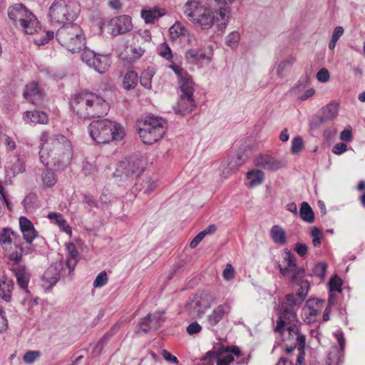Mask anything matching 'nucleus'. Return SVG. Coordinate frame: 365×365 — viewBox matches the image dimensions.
<instances>
[{
    "label": "nucleus",
    "mask_w": 365,
    "mask_h": 365,
    "mask_svg": "<svg viewBox=\"0 0 365 365\" xmlns=\"http://www.w3.org/2000/svg\"><path fill=\"white\" fill-rule=\"evenodd\" d=\"M20 242V236L11 229H2L0 232V245L8 259L13 263H19L24 254V249Z\"/></svg>",
    "instance_id": "9d476101"
},
{
    "label": "nucleus",
    "mask_w": 365,
    "mask_h": 365,
    "mask_svg": "<svg viewBox=\"0 0 365 365\" xmlns=\"http://www.w3.org/2000/svg\"><path fill=\"white\" fill-rule=\"evenodd\" d=\"M295 61L294 58H290L289 59H286L282 61L276 68V73L279 78H282L284 76L285 71L287 69L291 66Z\"/></svg>",
    "instance_id": "37998d69"
},
{
    "label": "nucleus",
    "mask_w": 365,
    "mask_h": 365,
    "mask_svg": "<svg viewBox=\"0 0 365 365\" xmlns=\"http://www.w3.org/2000/svg\"><path fill=\"white\" fill-rule=\"evenodd\" d=\"M80 11V5L76 0H54L49 7V20L53 24L73 21Z\"/></svg>",
    "instance_id": "423d86ee"
},
{
    "label": "nucleus",
    "mask_w": 365,
    "mask_h": 365,
    "mask_svg": "<svg viewBox=\"0 0 365 365\" xmlns=\"http://www.w3.org/2000/svg\"><path fill=\"white\" fill-rule=\"evenodd\" d=\"M298 319L297 312L294 307L287 304H282L279 317L277 321V326L274 331L281 332L289 326L297 325Z\"/></svg>",
    "instance_id": "f3484780"
},
{
    "label": "nucleus",
    "mask_w": 365,
    "mask_h": 365,
    "mask_svg": "<svg viewBox=\"0 0 365 365\" xmlns=\"http://www.w3.org/2000/svg\"><path fill=\"white\" fill-rule=\"evenodd\" d=\"M155 75V71L152 68H148L142 72L140 82L142 86L146 89L152 88V78Z\"/></svg>",
    "instance_id": "79ce46f5"
},
{
    "label": "nucleus",
    "mask_w": 365,
    "mask_h": 365,
    "mask_svg": "<svg viewBox=\"0 0 365 365\" xmlns=\"http://www.w3.org/2000/svg\"><path fill=\"white\" fill-rule=\"evenodd\" d=\"M89 118L101 117L106 115L109 110V104L101 96L92 93L89 103Z\"/></svg>",
    "instance_id": "4be33fe9"
},
{
    "label": "nucleus",
    "mask_w": 365,
    "mask_h": 365,
    "mask_svg": "<svg viewBox=\"0 0 365 365\" xmlns=\"http://www.w3.org/2000/svg\"><path fill=\"white\" fill-rule=\"evenodd\" d=\"M309 282L307 280H302L299 283V289L297 292L299 294L303 299H305L307 297V293L309 290Z\"/></svg>",
    "instance_id": "4d7b16f0"
},
{
    "label": "nucleus",
    "mask_w": 365,
    "mask_h": 365,
    "mask_svg": "<svg viewBox=\"0 0 365 365\" xmlns=\"http://www.w3.org/2000/svg\"><path fill=\"white\" fill-rule=\"evenodd\" d=\"M19 227L21 232L34 229V226L31 220L24 216H21L19 218Z\"/></svg>",
    "instance_id": "5fc2aeb1"
},
{
    "label": "nucleus",
    "mask_w": 365,
    "mask_h": 365,
    "mask_svg": "<svg viewBox=\"0 0 365 365\" xmlns=\"http://www.w3.org/2000/svg\"><path fill=\"white\" fill-rule=\"evenodd\" d=\"M8 328V321L4 311L0 306V333L5 331Z\"/></svg>",
    "instance_id": "052dcab7"
},
{
    "label": "nucleus",
    "mask_w": 365,
    "mask_h": 365,
    "mask_svg": "<svg viewBox=\"0 0 365 365\" xmlns=\"http://www.w3.org/2000/svg\"><path fill=\"white\" fill-rule=\"evenodd\" d=\"M329 73L327 69L322 68L319 70L317 74V78L319 82H327L329 79Z\"/></svg>",
    "instance_id": "680f3d73"
},
{
    "label": "nucleus",
    "mask_w": 365,
    "mask_h": 365,
    "mask_svg": "<svg viewBox=\"0 0 365 365\" xmlns=\"http://www.w3.org/2000/svg\"><path fill=\"white\" fill-rule=\"evenodd\" d=\"M88 133L96 143L119 140L125 134L123 128L119 123L108 119L92 121L88 126Z\"/></svg>",
    "instance_id": "f03ea898"
},
{
    "label": "nucleus",
    "mask_w": 365,
    "mask_h": 365,
    "mask_svg": "<svg viewBox=\"0 0 365 365\" xmlns=\"http://www.w3.org/2000/svg\"><path fill=\"white\" fill-rule=\"evenodd\" d=\"M14 288V282L8 278L0 279V298L6 302L11 299V292Z\"/></svg>",
    "instance_id": "72a5a7b5"
},
{
    "label": "nucleus",
    "mask_w": 365,
    "mask_h": 365,
    "mask_svg": "<svg viewBox=\"0 0 365 365\" xmlns=\"http://www.w3.org/2000/svg\"><path fill=\"white\" fill-rule=\"evenodd\" d=\"M280 273L285 277H288L292 282L302 278L304 274V270L297 269L294 256L289 250L284 252V255L281 264H279Z\"/></svg>",
    "instance_id": "ddd939ff"
},
{
    "label": "nucleus",
    "mask_w": 365,
    "mask_h": 365,
    "mask_svg": "<svg viewBox=\"0 0 365 365\" xmlns=\"http://www.w3.org/2000/svg\"><path fill=\"white\" fill-rule=\"evenodd\" d=\"M286 300L287 302L286 304L293 307V306L300 305L304 301V299L297 293H292L286 295Z\"/></svg>",
    "instance_id": "09e8293b"
},
{
    "label": "nucleus",
    "mask_w": 365,
    "mask_h": 365,
    "mask_svg": "<svg viewBox=\"0 0 365 365\" xmlns=\"http://www.w3.org/2000/svg\"><path fill=\"white\" fill-rule=\"evenodd\" d=\"M164 312H157L153 314H148L140 322L137 332L148 333L153 329H158L164 322Z\"/></svg>",
    "instance_id": "412c9836"
},
{
    "label": "nucleus",
    "mask_w": 365,
    "mask_h": 365,
    "mask_svg": "<svg viewBox=\"0 0 365 365\" xmlns=\"http://www.w3.org/2000/svg\"><path fill=\"white\" fill-rule=\"evenodd\" d=\"M281 334L284 341L294 339L296 344L298 345L299 350L304 349L306 337L304 334L299 333L297 325L289 326L283 329Z\"/></svg>",
    "instance_id": "b1692460"
},
{
    "label": "nucleus",
    "mask_w": 365,
    "mask_h": 365,
    "mask_svg": "<svg viewBox=\"0 0 365 365\" xmlns=\"http://www.w3.org/2000/svg\"><path fill=\"white\" fill-rule=\"evenodd\" d=\"M164 14L165 12L157 7L142 9L141 11V17L144 19L146 24H154Z\"/></svg>",
    "instance_id": "2f4dec72"
},
{
    "label": "nucleus",
    "mask_w": 365,
    "mask_h": 365,
    "mask_svg": "<svg viewBox=\"0 0 365 365\" xmlns=\"http://www.w3.org/2000/svg\"><path fill=\"white\" fill-rule=\"evenodd\" d=\"M8 15L14 26L26 34L32 35L41 29L36 16L22 4L10 7Z\"/></svg>",
    "instance_id": "39448f33"
},
{
    "label": "nucleus",
    "mask_w": 365,
    "mask_h": 365,
    "mask_svg": "<svg viewBox=\"0 0 365 365\" xmlns=\"http://www.w3.org/2000/svg\"><path fill=\"white\" fill-rule=\"evenodd\" d=\"M92 93H80L75 95L71 101L72 110L79 118H89V103Z\"/></svg>",
    "instance_id": "dca6fc26"
},
{
    "label": "nucleus",
    "mask_w": 365,
    "mask_h": 365,
    "mask_svg": "<svg viewBox=\"0 0 365 365\" xmlns=\"http://www.w3.org/2000/svg\"><path fill=\"white\" fill-rule=\"evenodd\" d=\"M24 96L25 98L31 101L33 103H38L41 98L42 93L38 84L32 82L26 86Z\"/></svg>",
    "instance_id": "c756f323"
},
{
    "label": "nucleus",
    "mask_w": 365,
    "mask_h": 365,
    "mask_svg": "<svg viewBox=\"0 0 365 365\" xmlns=\"http://www.w3.org/2000/svg\"><path fill=\"white\" fill-rule=\"evenodd\" d=\"M202 327L197 322H192L187 327V331L190 335L199 333Z\"/></svg>",
    "instance_id": "69168bd1"
},
{
    "label": "nucleus",
    "mask_w": 365,
    "mask_h": 365,
    "mask_svg": "<svg viewBox=\"0 0 365 365\" xmlns=\"http://www.w3.org/2000/svg\"><path fill=\"white\" fill-rule=\"evenodd\" d=\"M108 282L107 273L105 271L101 272L93 282L94 287H102Z\"/></svg>",
    "instance_id": "3c124183"
},
{
    "label": "nucleus",
    "mask_w": 365,
    "mask_h": 365,
    "mask_svg": "<svg viewBox=\"0 0 365 365\" xmlns=\"http://www.w3.org/2000/svg\"><path fill=\"white\" fill-rule=\"evenodd\" d=\"M158 54L168 61H170L173 58V53L171 48L168 43H161L158 48Z\"/></svg>",
    "instance_id": "de8ad7c7"
},
{
    "label": "nucleus",
    "mask_w": 365,
    "mask_h": 365,
    "mask_svg": "<svg viewBox=\"0 0 365 365\" xmlns=\"http://www.w3.org/2000/svg\"><path fill=\"white\" fill-rule=\"evenodd\" d=\"M213 302L212 296L207 292L196 294L186 304V310L192 318L201 317Z\"/></svg>",
    "instance_id": "9b49d317"
},
{
    "label": "nucleus",
    "mask_w": 365,
    "mask_h": 365,
    "mask_svg": "<svg viewBox=\"0 0 365 365\" xmlns=\"http://www.w3.org/2000/svg\"><path fill=\"white\" fill-rule=\"evenodd\" d=\"M255 165L263 169L277 170L284 166V162L268 155H259L255 159Z\"/></svg>",
    "instance_id": "393cba45"
},
{
    "label": "nucleus",
    "mask_w": 365,
    "mask_h": 365,
    "mask_svg": "<svg viewBox=\"0 0 365 365\" xmlns=\"http://www.w3.org/2000/svg\"><path fill=\"white\" fill-rule=\"evenodd\" d=\"M339 112V105L336 103H331L325 106L322 108L323 117L322 120H333L337 115Z\"/></svg>",
    "instance_id": "4c0bfd02"
},
{
    "label": "nucleus",
    "mask_w": 365,
    "mask_h": 365,
    "mask_svg": "<svg viewBox=\"0 0 365 365\" xmlns=\"http://www.w3.org/2000/svg\"><path fill=\"white\" fill-rule=\"evenodd\" d=\"M334 335L339 345V348L333 346L329 353L327 360V365H339L343 361L344 349L345 346V339L341 331L337 330Z\"/></svg>",
    "instance_id": "6ab92c4d"
},
{
    "label": "nucleus",
    "mask_w": 365,
    "mask_h": 365,
    "mask_svg": "<svg viewBox=\"0 0 365 365\" xmlns=\"http://www.w3.org/2000/svg\"><path fill=\"white\" fill-rule=\"evenodd\" d=\"M179 100L174 106L175 113L182 115L192 112L196 107V101L194 98L195 83L190 75L178 81Z\"/></svg>",
    "instance_id": "6e6552de"
},
{
    "label": "nucleus",
    "mask_w": 365,
    "mask_h": 365,
    "mask_svg": "<svg viewBox=\"0 0 365 365\" xmlns=\"http://www.w3.org/2000/svg\"><path fill=\"white\" fill-rule=\"evenodd\" d=\"M230 311V306L227 303L218 305L207 316V322L208 325L212 327L216 326Z\"/></svg>",
    "instance_id": "a878e982"
},
{
    "label": "nucleus",
    "mask_w": 365,
    "mask_h": 365,
    "mask_svg": "<svg viewBox=\"0 0 365 365\" xmlns=\"http://www.w3.org/2000/svg\"><path fill=\"white\" fill-rule=\"evenodd\" d=\"M143 171L142 162L136 158H129L120 162L116 168V173L123 177H138Z\"/></svg>",
    "instance_id": "2eb2a0df"
},
{
    "label": "nucleus",
    "mask_w": 365,
    "mask_h": 365,
    "mask_svg": "<svg viewBox=\"0 0 365 365\" xmlns=\"http://www.w3.org/2000/svg\"><path fill=\"white\" fill-rule=\"evenodd\" d=\"M170 37L175 40L185 36L187 31V28L180 21H176L169 29Z\"/></svg>",
    "instance_id": "a19ab883"
},
{
    "label": "nucleus",
    "mask_w": 365,
    "mask_h": 365,
    "mask_svg": "<svg viewBox=\"0 0 365 365\" xmlns=\"http://www.w3.org/2000/svg\"><path fill=\"white\" fill-rule=\"evenodd\" d=\"M68 256L66 262L62 261L56 262L51 265L43 273V280L48 284L49 287H52L56 284L61 276L66 274L64 267L68 269V274L73 271L77 262L80 259V255L76 246L73 243L66 245Z\"/></svg>",
    "instance_id": "20e7f679"
},
{
    "label": "nucleus",
    "mask_w": 365,
    "mask_h": 365,
    "mask_svg": "<svg viewBox=\"0 0 365 365\" xmlns=\"http://www.w3.org/2000/svg\"><path fill=\"white\" fill-rule=\"evenodd\" d=\"M299 215L304 221L309 223H312L314 220L313 210L307 202H302L299 210Z\"/></svg>",
    "instance_id": "ea45409f"
},
{
    "label": "nucleus",
    "mask_w": 365,
    "mask_h": 365,
    "mask_svg": "<svg viewBox=\"0 0 365 365\" xmlns=\"http://www.w3.org/2000/svg\"><path fill=\"white\" fill-rule=\"evenodd\" d=\"M105 339L106 336L103 339H101L98 343H96V344L93 346L92 350V354L94 356H96L101 354L104 346Z\"/></svg>",
    "instance_id": "e2e57ef3"
},
{
    "label": "nucleus",
    "mask_w": 365,
    "mask_h": 365,
    "mask_svg": "<svg viewBox=\"0 0 365 365\" xmlns=\"http://www.w3.org/2000/svg\"><path fill=\"white\" fill-rule=\"evenodd\" d=\"M347 150V146L345 143H336L332 148V152L336 155H341L345 153Z\"/></svg>",
    "instance_id": "338daca9"
},
{
    "label": "nucleus",
    "mask_w": 365,
    "mask_h": 365,
    "mask_svg": "<svg viewBox=\"0 0 365 365\" xmlns=\"http://www.w3.org/2000/svg\"><path fill=\"white\" fill-rule=\"evenodd\" d=\"M110 63V61L108 56L98 54L92 68L99 73H105L108 70Z\"/></svg>",
    "instance_id": "e433bc0d"
},
{
    "label": "nucleus",
    "mask_w": 365,
    "mask_h": 365,
    "mask_svg": "<svg viewBox=\"0 0 365 365\" xmlns=\"http://www.w3.org/2000/svg\"><path fill=\"white\" fill-rule=\"evenodd\" d=\"M8 160L5 166L7 176L14 177L25 171V164L23 160L16 156H9Z\"/></svg>",
    "instance_id": "bb28decb"
},
{
    "label": "nucleus",
    "mask_w": 365,
    "mask_h": 365,
    "mask_svg": "<svg viewBox=\"0 0 365 365\" xmlns=\"http://www.w3.org/2000/svg\"><path fill=\"white\" fill-rule=\"evenodd\" d=\"M11 270L16 278L18 285L26 294H29L28 284L31 277L30 273L24 266L19 264V263H14Z\"/></svg>",
    "instance_id": "5701e85b"
},
{
    "label": "nucleus",
    "mask_w": 365,
    "mask_h": 365,
    "mask_svg": "<svg viewBox=\"0 0 365 365\" xmlns=\"http://www.w3.org/2000/svg\"><path fill=\"white\" fill-rule=\"evenodd\" d=\"M240 35L238 31L230 32L225 38V44L231 48H235L238 46Z\"/></svg>",
    "instance_id": "a18cd8bd"
},
{
    "label": "nucleus",
    "mask_w": 365,
    "mask_h": 365,
    "mask_svg": "<svg viewBox=\"0 0 365 365\" xmlns=\"http://www.w3.org/2000/svg\"><path fill=\"white\" fill-rule=\"evenodd\" d=\"M341 286L342 280L339 277L335 275L330 279L329 282V303L330 304H334L336 303L335 295L341 292Z\"/></svg>",
    "instance_id": "cd10ccee"
},
{
    "label": "nucleus",
    "mask_w": 365,
    "mask_h": 365,
    "mask_svg": "<svg viewBox=\"0 0 365 365\" xmlns=\"http://www.w3.org/2000/svg\"><path fill=\"white\" fill-rule=\"evenodd\" d=\"M138 73L133 71H128L123 78V88L129 91L133 89L138 83Z\"/></svg>",
    "instance_id": "58836bf2"
},
{
    "label": "nucleus",
    "mask_w": 365,
    "mask_h": 365,
    "mask_svg": "<svg viewBox=\"0 0 365 365\" xmlns=\"http://www.w3.org/2000/svg\"><path fill=\"white\" fill-rule=\"evenodd\" d=\"M168 67L172 69L173 71L177 75L178 81L189 75L185 69H183L178 64H170L168 66Z\"/></svg>",
    "instance_id": "864d4df0"
},
{
    "label": "nucleus",
    "mask_w": 365,
    "mask_h": 365,
    "mask_svg": "<svg viewBox=\"0 0 365 365\" xmlns=\"http://www.w3.org/2000/svg\"><path fill=\"white\" fill-rule=\"evenodd\" d=\"M209 51L203 49L191 48L185 53V60L190 64H203L211 61L213 56L212 48L209 46Z\"/></svg>",
    "instance_id": "aec40b11"
},
{
    "label": "nucleus",
    "mask_w": 365,
    "mask_h": 365,
    "mask_svg": "<svg viewBox=\"0 0 365 365\" xmlns=\"http://www.w3.org/2000/svg\"><path fill=\"white\" fill-rule=\"evenodd\" d=\"M327 269V265L326 263L319 262L313 267V275L318 277L321 280H324L326 277Z\"/></svg>",
    "instance_id": "49530a36"
},
{
    "label": "nucleus",
    "mask_w": 365,
    "mask_h": 365,
    "mask_svg": "<svg viewBox=\"0 0 365 365\" xmlns=\"http://www.w3.org/2000/svg\"><path fill=\"white\" fill-rule=\"evenodd\" d=\"M270 237L273 242L280 246L285 245L287 242L286 232L279 225H273L270 229Z\"/></svg>",
    "instance_id": "f704fd0d"
},
{
    "label": "nucleus",
    "mask_w": 365,
    "mask_h": 365,
    "mask_svg": "<svg viewBox=\"0 0 365 365\" xmlns=\"http://www.w3.org/2000/svg\"><path fill=\"white\" fill-rule=\"evenodd\" d=\"M326 307V302L321 299H309L302 309L303 319L308 324L314 322L319 314Z\"/></svg>",
    "instance_id": "a211bd4d"
},
{
    "label": "nucleus",
    "mask_w": 365,
    "mask_h": 365,
    "mask_svg": "<svg viewBox=\"0 0 365 365\" xmlns=\"http://www.w3.org/2000/svg\"><path fill=\"white\" fill-rule=\"evenodd\" d=\"M40 356L38 351H29L23 356V360L26 364H33Z\"/></svg>",
    "instance_id": "603ef678"
},
{
    "label": "nucleus",
    "mask_w": 365,
    "mask_h": 365,
    "mask_svg": "<svg viewBox=\"0 0 365 365\" xmlns=\"http://www.w3.org/2000/svg\"><path fill=\"white\" fill-rule=\"evenodd\" d=\"M182 11L197 29L207 31L215 24L214 12L205 6L200 0H187L183 6Z\"/></svg>",
    "instance_id": "7ed1b4c3"
},
{
    "label": "nucleus",
    "mask_w": 365,
    "mask_h": 365,
    "mask_svg": "<svg viewBox=\"0 0 365 365\" xmlns=\"http://www.w3.org/2000/svg\"><path fill=\"white\" fill-rule=\"evenodd\" d=\"M222 276L223 278L227 281H230L234 278L235 270L232 264H227L226 265V267L223 271Z\"/></svg>",
    "instance_id": "bf43d9fd"
},
{
    "label": "nucleus",
    "mask_w": 365,
    "mask_h": 365,
    "mask_svg": "<svg viewBox=\"0 0 365 365\" xmlns=\"http://www.w3.org/2000/svg\"><path fill=\"white\" fill-rule=\"evenodd\" d=\"M47 217L53 220L61 230L66 232L69 236L71 235L72 229L61 213L51 212L47 215Z\"/></svg>",
    "instance_id": "473e14b6"
},
{
    "label": "nucleus",
    "mask_w": 365,
    "mask_h": 365,
    "mask_svg": "<svg viewBox=\"0 0 365 365\" xmlns=\"http://www.w3.org/2000/svg\"><path fill=\"white\" fill-rule=\"evenodd\" d=\"M294 250L300 257H304L307 253L308 247L305 244L297 243Z\"/></svg>",
    "instance_id": "0e129e2a"
},
{
    "label": "nucleus",
    "mask_w": 365,
    "mask_h": 365,
    "mask_svg": "<svg viewBox=\"0 0 365 365\" xmlns=\"http://www.w3.org/2000/svg\"><path fill=\"white\" fill-rule=\"evenodd\" d=\"M264 173L258 169H252L247 173V186L253 188L263 183Z\"/></svg>",
    "instance_id": "c85d7f7f"
},
{
    "label": "nucleus",
    "mask_w": 365,
    "mask_h": 365,
    "mask_svg": "<svg viewBox=\"0 0 365 365\" xmlns=\"http://www.w3.org/2000/svg\"><path fill=\"white\" fill-rule=\"evenodd\" d=\"M24 120L26 122L46 124L48 121V118L44 112L39 110L26 111L24 115Z\"/></svg>",
    "instance_id": "c9c22d12"
},
{
    "label": "nucleus",
    "mask_w": 365,
    "mask_h": 365,
    "mask_svg": "<svg viewBox=\"0 0 365 365\" xmlns=\"http://www.w3.org/2000/svg\"><path fill=\"white\" fill-rule=\"evenodd\" d=\"M312 243L314 247H319L321 245L322 233L317 227H313L311 230Z\"/></svg>",
    "instance_id": "6e6d98bb"
},
{
    "label": "nucleus",
    "mask_w": 365,
    "mask_h": 365,
    "mask_svg": "<svg viewBox=\"0 0 365 365\" xmlns=\"http://www.w3.org/2000/svg\"><path fill=\"white\" fill-rule=\"evenodd\" d=\"M98 54H96L93 51L90 49H85L81 54V60L89 67L92 68V66L95 64V61Z\"/></svg>",
    "instance_id": "c03bdc74"
},
{
    "label": "nucleus",
    "mask_w": 365,
    "mask_h": 365,
    "mask_svg": "<svg viewBox=\"0 0 365 365\" xmlns=\"http://www.w3.org/2000/svg\"><path fill=\"white\" fill-rule=\"evenodd\" d=\"M133 28L132 19L129 16L122 15L104 21L101 29L112 36H118L130 31Z\"/></svg>",
    "instance_id": "f8f14e48"
},
{
    "label": "nucleus",
    "mask_w": 365,
    "mask_h": 365,
    "mask_svg": "<svg viewBox=\"0 0 365 365\" xmlns=\"http://www.w3.org/2000/svg\"><path fill=\"white\" fill-rule=\"evenodd\" d=\"M304 149V143L302 137H294L292 140L291 152L293 154H298Z\"/></svg>",
    "instance_id": "8fccbe9b"
},
{
    "label": "nucleus",
    "mask_w": 365,
    "mask_h": 365,
    "mask_svg": "<svg viewBox=\"0 0 365 365\" xmlns=\"http://www.w3.org/2000/svg\"><path fill=\"white\" fill-rule=\"evenodd\" d=\"M56 37L58 43L71 52H78L84 48L86 37L78 24H68L61 27Z\"/></svg>",
    "instance_id": "0eeeda50"
},
{
    "label": "nucleus",
    "mask_w": 365,
    "mask_h": 365,
    "mask_svg": "<svg viewBox=\"0 0 365 365\" xmlns=\"http://www.w3.org/2000/svg\"><path fill=\"white\" fill-rule=\"evenodd\" d=\"M21 233L24 240L29 245L31 244L34 240L37 237V232L35 228L30 230L23 231Z\"/></svg>",
    "instance_id": "13d9d810"
},
{
    "label": "nucleus",
    "mask_w": 365,
    "mask_h": 365,
    "mask_svg": "<svg viewBox=\"0 0 365 365\" xmlns=\"http://www.w3.org/2000/svg\"><path fill=\"white\" fill-rule=\"evenodd\" d=\"M40 141L39 159L48 168L42 173L41 180L45 186L51 187L56 185L57 178L51 169H64L70 163L71 144L66 137L62 135L49 136L47 132L41 133Z\"/></svg>",
    "instance_id": "f257e3e1"
},
{
    "label": "nucleus",
    "mask_w": 365,
    "mask_h": 365,
    "mask_svg": "<svg viewBox=\"0 0 365 365\" xmlns=\"http://www.w3.org/2000/svg\"><path fill=\"white\" fill-rule=\"evenodd\" d=\"M165 124L163 118L154 116L139 122L138 134L143 143L151 145L161 139L165 133Z\"/></svg>",
    "instance_id": "1a4fd4ad"
},
{
    "label": "nucleus",
    "mask_w": 365,
    "mask_h": 365,
    "mask_svg": "<svg viewBox=\"0 0 365 365\" xmlns=\"http://www.w3.org/2000/svg\"><path fill=\"white\" fill-rule=\"evenodd\" d=\"M237 357V364H243L247 363V360L242 356L241 351L237 346L222 347L217 354L215 353L217 365H230Z\"/></svg>",
    "instance_id": "4468645a"
},
{
    "label": "nucleus",
    "mask_w": 365,
    "mask_h": 365,
    "mask_svg": "<svg viewBox=\"0 0 365 365\" xmlns=\"http://www.w3.org/2000/svg\"><path fill=\"white\" fill-rule=\"evenodd\" d=\"M215 353L207 352L202 365H215Z\"/></svg>",
    "instance_id": "774afa93"
},
{
    "label": "nucleus",
    "mask_w": 365,
    "mask_h": 365,
    "mask_svg": "<svg viewBox=\"0 0 365 365\" xmlns=\"http://www.w3.org/2000/svg\"><path fill=\"white\" fill-rule=\"evenodd\" d=\"M214 14L215 16V24H217L220 29H225L229 23L230 9H216V11Z\"/></svg>",
    "instance_id": "7c9ffc66"
}]
</instances>
